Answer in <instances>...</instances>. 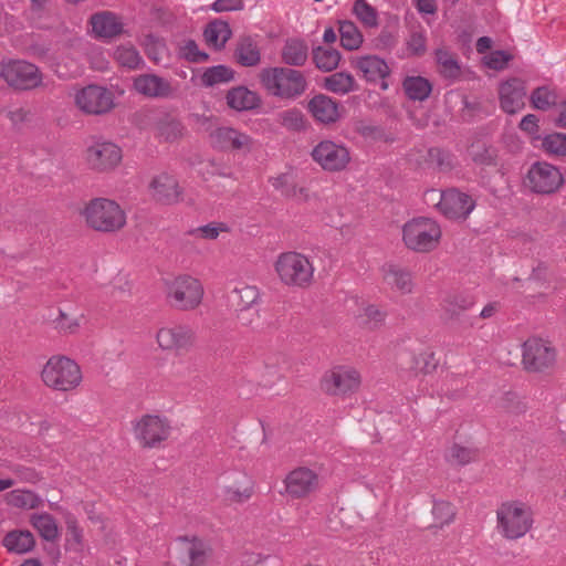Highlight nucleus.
Listing matches in <instances>:
<instances>
[{
    "label": "nucleus",
    "mask_w": 566,
    "mask_h": 566,
    "mask_svg": "<svg viewBox=\"0 0 566 566\" xmlns=\"http://www.w3.org/2000/svg\"><path fill=\"white\" fill-rule=\"evenodd\" d=\"M259 81L270 96L284 101H296L308 88L305 74L287 66L264 67L259 73Z\"/></svg>",
    "instance_id": "f257e3e1"
},
{
    "label": "nucleus",
    "mask_w": 566,
    "mask_h": 566,
    "mask_svg": "<svg viewBox=\"0 0 566 566\" xmlns=\"http://www.w3.org/2000/svg\"><path fill=\"white\" fill-rule=\"evenodd\" d=\"M87 224L101 232H116L126 224V214L114 200L95 198L84 209Z\"/></svg>",
    "instance_id": "f03ea898"
},
{
    "label": "nucleus",
    "mask_w": 566,
    "mask_h": 566,
    "mask_svg": "<svg viewBox=\"0 0 566 566\" xmlns=\"http://www.w3.org/2000/svg\"><path fill=\"white\" fill-rule=\"evenodd\" d=\"M442 232L438 222L431 218H413L402 227V240L406 247L416 252L434 250Z\"/></svg>",
    "instance_id": "7ed1b4c3"
},
{
    "label": "nucleus",
    "mask_w": 566,
    "mask_h": 566,
    "mask_svg": "<svg viewBox=\"0 0 566 566\" xmlns=\"http://www.w3.org/2000/svg\"><path fill=\"white\" fill-rule=\"evenodd\" d=\"M41 377L43 382L55 390L69 391L82 381L80 366L65 356H53L44 365Z\"/></svg>",
    "instance_id": "20e7f679"
},
{
    "label": "nucleus",
    "mask_w": 566,
    "mask_h": 566,
    "mask_svg": "<svg viewBox=\"0 0 566 566\" xmlns=\"http://www.w3.org/2000/svg\"><path fill=\"white\" fill-rule=\"evenodd\" d=\"M497 528L507 539L523 537L532 527L533 520L528 507L516 501L505 502L496 511Z\"/></svg>",
    "instance_id": "39448f33"
},
{
    "label": "nucleus",
    "mask_w": 566,
    "mask_h": 566,
    "mask_svg": "<svg viewBox=\"0 0 566 566\" xmlns=\"http://www.w3.org/2000/svg\"><path fill=\"white\" fill-rule=\"evenodd\" d=\"M557 353L551 342L530 337L522 346V364L528 373H549L556 364Z\"/></svg>",
    "instance_id": "423d86ee"
},
{
    "label": "nucleus",
    "mask_w": 566,
    "mask_h": 566,
    "mask_svg": "<svg viewBox=\"0 0 566 566\" xmlns=\"http://www.w3.org/2000/svg\"><path fill=\"white\" fill-rule=\"evenodd\" d=\"M0 77L17 91H30L42 84L39 67L23 60H12L0 65Z\"/></svg>",
    "instance_id": "0eeeda50"
},
{
    "label": "nucleus",
    "mask_w": 566,
    "mask_h": 566,
    "mask_svg": "<svg viewBox=\"0 0 566 566\" xmlns=\"http://www.w3.org/2000/svg\"><path fill=\"white\" fill-rule=\"evenodd\" d=\"M275 271L282 283H308L313 277L314 268L305 255L291 251L279 255Z\"/></svg>",
    "instance_id": "6e6552de"
},
{
    "label": "nucleus",
    "mask_w": 566,
    "mask_h": 566,
    "mask_svg": "<svg viewBox=\"0 0 566 566\" xmlns=\"http://www.w3.org/2000/svg\"><path fill=\"white\" fill-rule=\"evenodd\" d=\"M359 373L346 366H336L327 370L321 379V389L329 396H347L358 390Z\"/></svg>",
    "instance_id": "1a4fd4ad"
},
{
    "label": "nucleus",
    "mask_w": 566,
    "mask_h": 566,
    "mask_svg": "<svg viewBox=\"0 0 566 566\" xmlns=\"http://www.w3.org/2000/svg\"><path fill=\"white\" fill-rule=\"evenodd\" d=\"M170 422L163 417L145 415L134 423V434L143 448H157L168 439Z\"/></svg>",
    "instance_id": "9d476101"
},
{
    "label": "nucleus",
    "mask_w": 566,
    "mask_h": 566,
    "mask_svg": "<svg viewBox=\"0 0 566 566\" xmlns=\"http://www.w3.org/2000/svg\"><path fill=\"white\" fill-rule=\"evenodd\" d=\"M313 160L322 169L329 172H338L350 163V153L348 148L329 139L321 140L311 151Z\"/></svg>",
    "instance_id": "9b49d317"
},
{
    "label": "nucleus",
    "mask_w": 566,
    "mask_h": 566,
    "mask_svg": "<svg viewBox=\"0 0 566 566\" xmlns=\"http://www.w3.org/2000/svg\"><path fill=\"white\" fill-rule=\"evenodd\" d=\"M196 339V332L186 324L164 326L156 334L159 348L175 354L189 352L193 347Z\"/></svg>",
    "instance_id": "f8f14e48"
},
{
    "label": "nucleus",
    "mask_w": 566,
    "mask_h": 566,
    "mask_svg": "<svg viewBox=\"0 0 566 566\" xmlns=\"http://www.w3.org/2000/svg\"><path fill=\"white\" fill-rule=\"evenodd\" d=\"M564 184L562 172L546 161L534 163L527 172L526 185L533 192L549 195Z\"/></svg>",
    "instance_id": "ddd939ff"
},
{
    "label": "nucleus",
    "mask_w": 566,
    "mask_h": 566,
    "mask_svg": "<svg viewBox=\"0 0 566 566\" xmlns=\"http://www.w3.org/2000/svg\"><path fill=\"white\" fill-rule=\"evenodd\" d=\"M284 486L292 500L305 499L321 489V476L307 467H298L285 476Z\"/></svg>",
    "instance_id": "4468645a"
},
{
    "label": "nucleus",
    "mask_w": 566,
    "mask_h": 566,
    "mask_svg": "<svg viewBox=\"0 0 566 566\" xmlns=\"http://www.w3.org/2000/svg\"><path fill=\"white\" fill-rule=\"evenodd\" d=\"M431 195L439 196L437 208L448 219H467L475 207V201L471 196L451 188L437 193L434 190Z\"/></svg>",
    "instance_id": "2eb2a0df"
},
{
    "label": "nucleus",
    "mask_w": 566,
    "mask_h": 566,
    "mask_svg": "<svg viewBox=\"0 0 566 566\" xmlns=\"http://www.w3.org/2000/svg\"><path fill=\"white\" fill-rule=\"evenodd\" d=\"M120 147L112 142L98 140L86 149L87 166L98 172L113 170L122 161Z\"/></svg>",
    "instance_id": "dca6fc26"
},
{
    "label": "nucleus",
    "mask_w": 566,
    "mask_h": 566,
    "mask_svg": "<svg viewBox=\"0 0 566 566\" xmlns=\"http://www.w3.org/2000/svg\"><path fill=\"white\" fill-rule=\"evenodd\" d=\"M76 105L85 113L101 115L114 107V96L111 91L98 85H88L75 96Z\"/></svg>",
    "instance_id": "f3484780"
},
{
    "label": "nucleus",
    "mask_w": 566,
    "mask_h": 566,
    "mask_svg": "<svg viewBox=\"0 0 566 566\" xmlns=\"http://www.w3.org/2000/svg\"><path fill=\"white\" fill-rule=\"evenodd\" d=\"M164 293L170 307L191 311L200 305L205 291L202 285H166Z\"/></svg>",
    "instance_id": "a211bd4d"
},
{
    "label": "nucleus",
    "mask_w": 566,
    "mask_h": 566,
    "mask_svg": "<svg viewBox=\"0 0 566 566\" xmlns=\"http://www.w3.org/2000/svg\"><path fill=\"white\" fill-rule=\"evenodd\" d=\"M210 145L213 149L221 151H237L250 149L251 137L229 126H221L213 129L210 135Z\"/></svg>",
    "instance_id": "6ab92c4d"
},
{
    "label": "nucleus",
    "mask_w": 566,
    "mask_h": 566,
    "mask_svg": "<svg viewBox=\"0 0 566 566\" xmlns=\"http://www.w3.org/2000/svg\"><path fill=\"white\" fill-rule=\"evenodd\" d=\"M352 65L361 73L367 82H380L381 90L388 88L386 78L390 75V69L384 59L377 55H365L355 59Z\"/></svg>",
    "instance_id": "aec40b11"
},
{
    "label": "nucleus",
    "mask_w": 566,
    "mask_h": 566,
    "mask_svg": "<svg viewBox=\"0 0 566 566\" xmlns=\"http://www.w3.org/2000/svg\"><path fill=\"white\" fill-rule=\"evenodd\" d=\"M340 104L325 94L314 95L306 105L312 117L324 125L336 123L340 118Z\"/></svg>",
    "instance_id": "412c9836"
},
{
    "label": "nucleus",
    "mask_w": 566,
    "mask_h": 566,
    "mask_svg": "<svg viewBox=\"0 0 566 566\" xmlns=\"http://www.w3.org/2000/svg\"><path fill=\"white\" fill-rule=\"evenodd\" d=\"M182 544V564L185 566H206L212 549L207 542L199 537L180 536Z\"/></svg>",
    "instance_id": "4be33fe9"
},
{
    "label": "nucleus",
    "mask_w": 566,
    "mask_h": 566,
    "mask_svg": "<svg viewBox=\"0 0 566 566\" xmlns=\"http://www.w3.org/2000/svg\"><path fill=\"white\" fill-rule=\"evenodd\" d=\"M500 105L507 114H515L525 106L526 95L524 83L518 78H512L500 86Z\"/></svg>",
    "instance_id": "5701e85b"
},
{
    "label": "nucleus",
    "mask_w": 566,
    "mask_h": 566,
    "mask_svg": "<svg viewBox=\"0 0 566 566\" xmlns=\"http://www.w3.org/2000/svg\"><path fill=\"white\" fill-rule=\"evenodd\" d=\"M90 23L92 25L95 38L114 39L124 32V24L118 15L112 11H101L91 15Z\"/></svg>",
    "instance_id": "b1692460"
},
{
    "label": "nucleus",
    "mask_w": 566,
    "mask_h": 566,
    "mask_svg": "<svg viewBox=\"0 0 566 566\" xmlns=\"http://www.w3.org/2000/svg\"><path fill=\"white\" fill-rule=\"evenodd\" d=\"M134 87L144 96L151 98H168L172 95L171 84L156 74H142L134 80Z\"/></svg>",
    "instance_id": "393cba45"
},
{
    "label": "nucleus",
    "mask_w": 566,
    "mask_h": 566,
    "mask_svg": "<svg viewBox=\"0 0 566 566\" xmlns=\"http://www.w3.org/2000/svg\"><path fill=\"white\" fill-rule=\"evenodd\" d=\"M396 360L402 369L423 374L432 373L438 366V360L433 352H424L415 355L407 349H402L397 354Z\"/></svg>",
    "instance_id": "a878e982"
},
{
    "label": "nucleus",
    "mask_w": 566,
    "mask_h": 566,
    "mask_svg": "<svg viewBox=\"0 0 566 566\" xmlns=\"http://www.w3.org/2000/svg\"><path fill=\"white\" fill-rule=\"evenodd\" d=\"M226 101L227 105L237 112L253 111L262 104L261 96L243 85L230 88L227 92Z\"/></svg>",
    "instance_id": "bb28decb"
},
{
    "label": "nucleus",
    "mask_w": 566,
    "mask_h": 566,
    "mask_svg": "<svg viewBox=\"0 0 566 566\" xmlns=\"http://www.w3.org/2000/svg\"><path fill=\"white\" fill-rule=\"evenodd\" d=\"M154 198L165 205H171L179 201L180 190L177 180L166 174H163L151 181Z\"/></svg>",
    "instance_id": "cd10ccee"
},
{
    "label": "nucleus",
    "mask_w": 566,
    "mask_h": 566,
    "mask_svg": "<svg viewBox=\"0 0 566 566\" xmlns=\"http://www.w3.org/2000/svg\"><path fill=\"white\" fill-rule=\"evenodd\" d=\"M281 59L287 67L303 66L308 59L307 43L298 38L287 39L281 50Z\"/></svg>",
    "instance_id": "c85d7f7f"
},
{
    "label": "nucleus",
    "mask_w": 566,
    "mask_h": 566,
    "mask_svg": "<svg viewBox=\"0 0 566 566\" xmlns=\"http://www.w3.org/2000/svg\"><path fill=\"white\" fill-rule=\"evenodd\" d=\"M234 60L244 67L256 66L261 61V52L258 42L250 35L241 36L238 40Z\"/></svg>",
    "instance_id": "c756f323"
},
{
    "label": "nucleus",
    "mask_w": 566,
    "mask_h": 566,
    "mask_svg": "<svg viewBox=\"0 0 566 566\" xmlns=\"http://www.w3.org/2000/svg\"><path fill=\"white\" fill-rule=\"evenodd\" d=\"M231 34L229 23L219 19L209 22L203 31L207 44L212 45L216 50L223 49Z\"/></svg>",
    "instance_id": "7c9ffc66"
},
{
    "label": "nucleus",
    "mask_w": 566,
    "mask_h": 566,
    "mask_svg": "<svg viewBox=\"0 0 566 566\" xmlns=\"http://www.w3.org/2000/svg\"><path fill=\"white\" fill-rule=\"evenodd\" d=\"M402 88L410 101L423 102L430 96L432 84L428 78L420 75L407 76L402 81Z\"/></svg>",
    "instance_id": "2f4dec72"
},
{
    "label": "nucleus",
    "mask_w": 566,
    "mask_h": 566,
    "mask_svg": "<svg viewBox=\"0 0 566 566\" xmlns=\"http://www.w3.org/2000/svg\"><path fill=\"white\" fill-rule=\"evenodd\" d=\"M3 546L17 554L31 552L35 546V539L30 531H11L2 541Z\"/></svg>",
    "instance_id": "473e14b6"
},
{
    "label": "nucleus",
    "mask_w": 566,
    "mask_h": 566,
    "mask_svg": "<svg viewBox=\"0 0 566 566\" xmlns=\"http://www.w3.org/2000/svg\"><path fill=\"white\" fill-rule=\"evenodd\" d=\"M387 314L374 304H363L355 315L357 324L366 329H378L385 322Z\"/></svg>",
    "instance_id": "72a5a7b5"
},
{
    "label": "nucleus",
    "mask_w": 566,
    "mask_h": 566,
    "mask_svg": "<svg viewBox=\"0 0 566 566\" xmlns=\"http://www.w3.org/2000/svg\"><path fill=\"white\" fill-rule=\"evenodd\" d=\"M474 304V301L469 295L454 294L449 295L442 303L443 313L447 319H458L462 313L470 310Z\"/></svg>",
    "instance_id": "f704fd0d"
},
{
    "label": "nucleus",
    "mask_w": 566,
    "mask_h": 566,
    "mask_svg": "<svg viewBox=\"0 0 566 566\" xmlns=\"http://www.w3.org/2000/svg\"><path fill=\"white\" fill-rule=\"evenodd\" d=\"M260 297L256 285L235 286L230 294V302L235 310L243 312L250 308Z\"/></svg>",
    "instance_id": "c9c22d12"
},
{
    "label": "nucleus",
    "mask_w": 566,
    "mask_h": 566,
    "mask_svg": "<svg viewBox=\"0 0 566 566\" xmlns=\"http://www.w3.org/2000/svg\"><path fill=\"white\" fill-rule=\"evenodd\" d=\"M496 408L504 413L520 416L526 412L528 406L517 392L505 391L496 399Z\"/></svg>",
    "instance_id": "e433bc0d"
},
{
    "label": "nucleus",
    "mask_w": 566,
    "mask_h": 566,
    "mask_svg": "<svg viewBox=\"0 0 566 566\" xmlns=\"http://www.w3.org/2000/svg\"><path fill=\"white\" fill-rule=\"evenodd\" d=\"M234 70L228 65L219 64L205 70L200 76L205 87H212L218 84L230 83L234 80Z\"/></svg>",
    "instance_id": "4c0bfd02"
},
{
    "label": "nucleus",
    "mask_w": 566,
    "mask_h": 566,
    "mask_svg": "<svg viewBox=\"0 0 566 566\" xmlns=\"http://www.w3.org/2000/svg\"><path fill=\"white\" fill-rule=\"evenodd\" d=\"M312 55L315 66L322 72L334 71L342 59L338 50L333 48L326 49L321 45L313 49Z\"/></svg>",
    "instance_id": "58836bf2"
},
{
    "label": "nucleus",
    "mask_w": 566,
    "mask_h": 566,
    "mask_svg": "<svg viewBox=\"0 0 566 566\" xmlns=\"http://www.w3.org/2000/svg\"><path fill=\"white\" fill-rule=\"evenodd\" d=\"M324 86L336 94H347L358 90L354 76L347 72H336L325 77Z\"/></svg>",
    "instance_id": "ea45409f"
},
{
    "label": "nucleus",
    "mask_w": 566,
    "mask_h": 566,
    "mask_svg": "<svg viewBox=\"0 0 566 566\" xmlns=\"http://www.w3.org/2000/svg\"><path fill=\"white\" fill-rule=\"evenodd\" d=\"M30 522L44 541L54 542L59 537V527L51 514H33Z\"/></svg>",
    "instance_id": "a19ab883"
},
{
    "label": "nucleus",
    "mask_w": 566,
    "mask_h": 566,
    "mask_svg": "<svg viewBox=\"0 0 566 566\" xmlns=\"http://www.w3.org/2000/svg\"><path fill=\"white\" fill-rule=\"evenodd\" d=\"M279 123L290 132H306L310 123L305 115L296 107L283 111L277 114Z\"/></svg>",
    "instance_id": "79ce46f5"
},
{
    "label": "nucleus",
    "mask_w": 566,
    "mask_h": 566,
    "mask_svg": "<svg viewBox=\"0 0 566 566\" xmlns=\"http://www.w3.org/2000/svg\"><path fill=\"white\" fill-rule=\"evenodd\" d=\"M271 184L275 190H279L286 198L307 200V190L303 187H297L290 175L282 174L271 179Z\"/></svg>",
    "instance_id": "37998d69"
},
{
    "label": "nucleus",
    "mask_w": 566,
    "mask_h": 566,
    "mask_svg": "<svg viewBox=\"0 0 566 566\" xmlns=\"http://www.w3.org/2000/svg\"><path fill=\"white\" fill-rule=\"evenodd\" d=\"M340 45L348 51L357 50L363 43V34L352 21H339Z\"/></svg>",
    "instance_id": "c03bdc74"
},
{
    "label": "nucleus",
    "mask_w": 566,
    "mask_h": 566,
    "mask_svg": "<svg viewBox=\"0 0 566 566\" xmlns=\"http://www.w3.org/2000/svg\"><path fill=\"white\" fill-rule=\"evenodd\" d=\"M530 101L534 108L548 111L558 104V95L555 90L548 86H539L532 92Z\"/></svg>",
    "instance_id": "a18cd8bd"
},
{
    "label": "nucleus",
    "mask_w": 566,
    "mask_h": 566,
    "mask_svg": "<svg viewBox=\"0 0 566 566\" xmlns=\"http://www.w3.org/2000/svg\"><path fill=\"white\" fill-rule=\"evenodd\" d=\"M428 161L440 171H450L454 167L455 156L444 148L431 147L428 150Z\"/></svg>",
    "instance_id": "49530a36"
},
{
    "label": "nucleus",
    "mask_w": 566,
    "mask_h": 566,
    "mask_svg": "<svg viewBox=\"0 0 566 566\" xmlns=\"http://www.w3.org/2000/svg\"><path fill=\"white\" fill-rule=\"evenodd\" d=\"M353 13L367 28L378 25L377 10L366 0H356L353 4Z\"/></svg>",
    "instance_id": "de8ad7c7"
},
{
    "label": "nucleus",
    "mask_w": 566,
    "mask_h": 566,
    "mask_svg": "<svg viewBox=\"0 0 566 566\" xmlns=\"http://www.w3.org/2000/svg\"><path fill=\"white\" fill-rule=\"evenodd\" d=\"M437 63L441 66L444 77L455 78L460 75V65L453 54L443 49L436 50Z\"/></svg>",
    "instance_id": "09e8293b"
},
{
    "label": "nucleus",
    "mask_w": 566,
    "mask_h": 566,
    "mask_svg": "<svg viewBox=\"0 0 566 566\" xmlns=\"http://www.w3.org/2000/svg\"><path fill=\"white\" fill-rule=\"evenodd\" d=\"M472 160L478 165H495V150L483 142L472 143L469 148Z\"/></svg>",
    "instance_id": "8fccbe9b"
},
{
    "label": "nucleus",
    "mask_w": 566,
    "mask_h": 566,
    "mask_svg": "<svg viewBox=\"0 0 566 566\" xmlns=\"http://www.w3.org/2000/svg\"><path fill=\"white\" fill-rule=\"evenodd\" d=\"M478 458V450L474 448H469L461 446L459 443L452 444V447L449 449L447 460L450 463L459 464V465H467L473 461H475Z\"/></svg>",
    "instance_id": "3c124183"
},
{
    "label": "nucleus",
    "mask_w": 566,
    "mask_h": 566,
    "mask_svg": "<svg viewBox=\"0 0 566 566\" xmlns=\"http://www.w3.org/2000/svg\"><path fill=\"white\" fill-rule=\"evenodd\" d=\"M115 59L116 61L128 69H137L140 64H143V59L139 52L134 46H125L120 45L115 50Z\"/></svg>",
    "instance_id": "603ef678"
},
{
    "label": "nucleus",
    "mask_w": 566,
    "mask_h": 566,
    "mask_svg": "<svg viewBox=\"0 0 566 566\" xmlns=\"http://www.w3.org/2000/svg\"><path fill=\"white\" fill-rule=\"evenodd\" d=\"M542 147L547 154L566 156V134L553 133L546 135L542 140Z\"/></svg>",
    "instance_id": "864d4df0"
},
{
    "label": "nucleus",
    "mask_w": 566,
    "mask_h": 566,
    "mask_svg": "<svg viewBox=\"0 0 566 566\" xmlns=\"http://www.w3.org/2000/svg\"><path fill=\"white\" fill-rule=\"evenodd\" d=\"M432 515L436 520V527H443L453 521L455 512L451 503L447 501H436L432 507Z\"/></svg>",
    "instance_id": "5fc2aeb1"
},
{
    "label": "nucleus",
    "mask_w": 566,
    "mask_h": 566,
    "mask_svg": "<svg viewBox=\"0 0 566 566\" xmlns=\"http://www.w3.org/2000/svg\"><path fill=\"white\" fill-rule=\"evenodd\" d=\"M228 231H229V227L226 223L211 222V223L198 227L196 229H191L188 233L190 235L200 233L201 238H203V239L216 240L219 237L220 232H228Z\"/></svg>",
    "instance_id": "6e6d98bb"
},
{
    "label": "nucleus",
    "mask_w": 566,
    "mask_h": 566,
    "mask_svg": "<svg viewBox=\"0 0 566 566\" xmlns=\"http://www.w3.org/2000/svg\"><path fill=\"white\" fill-rule=\"evenodd\" d=\"M181 56L191 63H201L209 60V54L199 50L195 40H188L181 46Z\"/></svg>",
    "instance_id": "4d7b16f0"
},
{
    "label": "nucleus",
    "mask_w": 566,
    "mask_h": 566,
    "mask_svg": "<svg viewBox=\"0 0 566 566\" xmlns=\"http://www.w3.org/2000/svg\"><path fill=\"white\" fill-rule=\"evenodd\" d=\"M512 59L513 55L503 50L493 51L484 57L485 65L495 71L504 70Z\"/></svg>",
    "instance_id": "13d9d810"
},
{
    "label": "nucleus",
    "mask_w": 566,
    "mask_h": 566,
    "mask_svg": "<svg viewBox=\"0 0 566 566\" xmlns=\"http://www.w3.org/2000/svg\"><path fill=\"white\" fill-rule=\"evenodd\" d=\"M38 497L30 491H13L10 494V503L17 507L33 509L38 505Z\"/></svg>",
    "instance_id": "bf43d9fd"
},
{
    "label": "nucleus",
    "mask_w": 566,
    "mask_h": 566,
    "mask_svg": "<svg viewBox=\"0 0 566 566\" xmlns=\"http://www.w3.org/2000/svg\"><path fill=\"white\" fill-rule=\"evenodd\" d=\"M385 279L390 283H410L411 274L406 269L395 265L388 264L385 269Z\"/></svg>",
    "instance_id": "052dcab7"
},
{
    "label": "nucleus",
    "mask_w": 566,
    "mask_h": 566,
    "mask_svg": "<svg viewBox=\"0 0 566 566\" xmlns=\"http://www.w3.org/2000/svg\"><path fill=\"white\" fill-rule=\"evenodd\" d=\"M184 126L179 120H168L163 123L159 127L160 136L166 142H175L182 136Z\"/></svg>",
    "instance_id": "680f3d73"
},
{
    "label": "nucleus",
    "mask_w": 566,
    "mask_h": 566,
    "mask_svg": "<svg viewBox=\"0 0 566 566\" xmlns=\"http://www.w3.org/2000/svg\"><path fill=\"white\" fill-rule=\"evenodd\" d=\"M427 39L422 32H412L407 41V48L415 56H421L427 51Z\"/></svg>",
    "instance_id": "e2e57ef3"
},
{
    "label": "nucleus",
    "mask_w": 566,
    "mask_h": 566,
    "mask_svg": "<svg viewBox=\"0 0 566 566\" xmlns=\"http://www.w3.org/2000/svg\"><path fill=\"white\" fill-rule=\"evenodd\" d=\"M54 328L61 333H73L78 327L76 318L69 317L63 311H59V316L53 321Z\"/></svg>",
    "instance_id": "0e129e2a"
},
{
    "label": "nucleus",
    "mask_w": 566,
    "mask_h": 566,
    "mask_svg": "<svg viewBox=\"0 0 566 566\" xmlns=\"http://www.w3.org/2000/svg\"><path fill=\"white\" fill-rule=\"evenodd\" d=\"M226 494L230 501L242 502L251 497L252 488L249 485V483L244 486L231 485L226 488Z\"/></svg>",
    "instance_id": "69168bd1"
},
{
    "label": "nucleus",
    "mask_w": 566,
    "mask_h": 566,
    "mask_svg": "<svg viewBox=\"0 0 566 566\" xmlns=\"http://www.w3.org/2000/svg\"><path fill=\"white\" fill-rule=\"evenodd\" d=\"M244 8V0H216L211 4L214 12L238 11Z\"/></svg>",
    "instance_id": "338daca9"
},
{
    "label": "nucleus",
    "mask_w": 566,
    "mask_h": 566,
    "mask_svg": "<svg viewBox=\"0 0 566 566\" xmlns=\"http://www.w3.org/2000/svg\"><path fill=\"white\" fill-rule=\"evenodd\" d=\"M146 54L153 60H157V51L159 46H164L160 39L153 33L145 35L143 43Z\"/></svg>",
    "instance_id": "774afa93"
}]
</instances>
